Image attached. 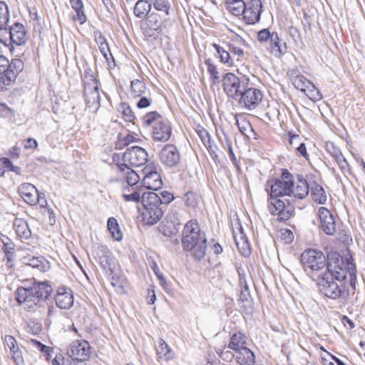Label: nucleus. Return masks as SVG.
<instances>
[{
  "instance_id": "nucleus-1",
  "label": "nucleus",
  "mask_w": 365,
  "mask_h": 365,
  "mask_svg": "<svg viewBox=\"0 0 365 365\" xmlns=\"http://www.w3.org/2000/svg\"><path fill=\"white\" fill-rule=\"evenodd\" d=\"M356 272L351 256L346 257L344 259L337 252H330L327 255L326 269L320 274L338 280L339 279L346 280L349 275L351 292L354 293L356 282Z\"/></svg>"
},
{
  "instance_id": "nucleus-2",
  "label": "nucleus",
  "mask_w": 365,
  "mask_h": 365,
  "mask_svg": "<svg viewBox=\"0 0 365 365\" xmlns=\"http://www.w3.org/2000/svg\"><path fill=\"white\" fill-rule=\"evenodd\" d=\"M182 245L185 251L191 252L196 260L202 259L207 251V237L196 220L188 221L182 230Z\"/></svg>"
},
{
  "instance_id": "nucleus-3",
  "label": "nucleus",
  "mask_w": 365,
  "mask_h": 365,
  "mask_svg": "<svg viewBox=\"0 0 365 365\" xmlns=\"http://www.w3.org/2000/svg\"><path fill=\"white\" fill-rule=\"evenodd\" d=\"M142 204L145 210L142 214L144 223L150 225L156 224L164 212L160 196L154 192H144L142 195Z\"/></svg>"
},
{
  "instance_id": "nucleus-4",
  "label": "nucleus",
  "mask_w": 365,
  "mask_h": 365,
  "mask_svg": "<svg viewBox=\"0 0 365 365\" xmlns=\"http://www.w3.org/2000/svg\"><path fill=\"white\" fill-rule=\"evenodd\" d=\"M301 260L305 272L314 280V276L320 274L327 265V256L319 250L309 249L305 250L301 255Z\"/></svg>"
},
{
  "instance_id": "nucleus-5",
  "label": "nucleus",
  "mask_w": 365,
  "mask_h": 365,
  "mask_svg": "<svg viewBox=\"0 0 365 365\" xmlns=\"http://www.w3.org/2000/svg\"><path fill=\"white\" fill-rule=\"evenodd\" d=\"M315 281L317 282L320 292L327 297L337 299L345 294L346 280L344 279L338 280L334 277L319 274Z\"/></svg>"
},
{
  "instance_id": "nucleus-6",
  "label": "nucleus",
  "mask_w": 365,
  "mask_h": 365,
  "mask_svg": "<svg viewBox=\"0 0 365 365\" xmlns=\"http://www.w3.org/2000/svg\"><path fill=\"white\" fill-rule=\"evenodd\" d=\"M222 81L224 92L228 98L235 101L238 98L245 86H249L248 78H240L230 72L223 76Z\"/></svg>"
},
{
  "instance_id": "nucleus-7",
  "label": "nucleus",
  "mask_w": 365,
  "mask_h": 365,
  "mask_svg": "<svg viewBox=\"0 0 365 365\" xmlns=\"http://www.w3.org/2000/svg\"><path fill=\"white\" fill-rule=\"evenodd\" d=\"M268 208L272 215L278 216L279 221L289 220L294 211L289 200L274 196H269Z\"/></svg>"
},
{
  "instance_id": "nucleus-8",
  "label": "nucleus",
  "mask_w": 365,
  "mask_h": 365,
  "mask_svg": "<svg viewBox=\"0 0 365 365\" xmlns=\"http://www.w3.org/2000/svg\"><path fill=\"white\" fill-rule=\"evenodd\" d=\"M28 39L27 33L24 26L19 22H16L9 29H6L3 36H0V42L6 45L9 41L12 45L22 46Z\"/></svg>"
},
{
  "instance_id": "nucleus-9",
  "label": "nucleus",
  "mask_w": 365,
  "mask_h": 365,
  "mask_svg": "<svg viewBox=\"0 0 365 365\" xmlns=\"http://www.w3.org/2000/svg\"><path fill=\"white\" fill-rule=\"evenodd\" d=\"M292 186H293V176L287 170H284L281 178L275 179L274 183L271 185L269 195L282 198L285 196L290 197Z\"/></svg>"
},
{
  "instance_id": "nucleus-10",
  "label": "nucleus",
  "mask_w": 365,
  "mask_h": 365,
  "mask_svg": "<svg viewBox=\"0 0 365 365\" xmlns=\"http://www.w3.org/2000/svg\"><path fill=\"white\" fill-rule=\"evenodd\" d=\"M262 98L263 93L260 90L246 86L236 101L240 106L252 110L257 108Z\"/></svg>"
},
{
  "instance_id": "nucleus-11",
  "label": "nucleus",
  "mask_w": 365,
  "mask_h": 365,
  "mask_svg": "<svg viewBox=\"0 0 365 365\" xmlns=\"http://www.w3.org/2000/svg\"><path fill=\"white\" fill-rule=\"evenodd\" d=\"M123 163L128 165L139 167L148 160V154L145 149L139 146L128 148L123 155Z\"/></svg>"
},
{
  "instance_id": "nucleus-12",
  "label": "nucleus",
  "mask_w": 365,
  "mask_h": 365,
  "mask_svg": "<svg viewBox=\"0 0 365 365\" xmlns=\"http://www.w3.org/2000/svg\"><path fill=\"white\" fill-rule=\"evenodd\" d=\"M262 3L261 0H250L246 3L242 21L247 25H255L259 23L262 12Z\"/></svg>"
},
{
  "instance_id": "nucleus-13",
  "label": "nucleus",
  "mask_w": 365,
  "mask_h": 365,
  "mask_svg": "<svg viewBox=\"0 0 365 365\" xmlns=\"http://www.w3.org/2000/svg\"><path fill=\"white\" fill-rule=\"evenodd\" d=\"M16 299L19 305L29 312H34L41 305L31 288L19 287L16 291Z\"/></svg>"
},
{
  "instance_id": "nucleus-14",
  "label": "nucleus",
  "mask_w": 365,
  "mask_h": 365,
  "mask_svg": "<svg viewBox=\"0 0 365 365\" xmlns=\"http://www.w3.org/2000/svg\"><path fill=\"white\" fill-rule=\"evenodd\" d=\"M160 163L167 168L176 167L180 161L178 148L173 144H167L159 153Z\"/></svg>"
},
{
  "instance_id": "nucleus-15",
  "label": "nucleus",
  "mask_w": 365,
  "mask_h": 365,
  "mask_svg": "<svg viewBox=\"0 0 365 365\" xmlns=\"http://www.w3.org/2000/svg\"><path fill=\"white\" fill-rule=\"evenodd\" d=\"M71 359L88 361L91 354V346L88 341L76 340L73 341L67 351Z\"/></svg>"
},
{
  "instance_id": "nucleus-16",
  "label": "nucleus",
  "mask_w": 365,
  "mask_h": 365,
  "mask_svg": "<svg viewBox=\"0 0 365 365\" xmlns=\"http://www.w3.org/2000/svg\"><path fill=\"white\" fill-rule=\"evenodd\" d=\"M320 227L327 235H333L336 231V225L332 213L324 207H320L317 212Z\"/></svg>"
},
{
  "instance_id": "nucleus-17",
  "label": "nucleus",
  "mask_w": 365,
  "mask_h": 365,
  "mask_svg": "<svg viewBox=\"0 0 365 365\" xmlns=\"http://www.w3.org/2000/svg\"><path fill=\"white\" fill-rule=\"evenodd\" d=\"M152 138L155 141L166 142L172 134V128L169 121L163 118L162 120L154 124L152 128Z\"/></svg>"
},
{
  "instance_id": "nucleus-18",
  "label": "nucleus",
  "mask_w": 365,
  "mask_h": 365,
  "mask_svg": "<svg viewBox=\"0 0 365 365\" xmlns=\"http://www.w3.org/2000/svg\"><path fill=\"white\" fill-rule=\"evenodd\" d=\"M18 193L23 200L30 205H36L39 200V192L31 183L21 184L18 187Z\"/></svg>"
},
{
  "instance_id": "nucleus-19",
  "label": "nucleus",
  "mask_w": 365,
  "mask_h": 365,
  "mask_svg": "<svg viewBox=\"0 0 365 365\" xmlns=\"http://www.w3.org/2000/svg\"><path fill=\"white\" fill-rule=\"evenodd\" d=\"M84 97L87 106L92 112H96L100 108L101 96L98 85L93 83L90 87L84 88Z\"/></svg>"
},
{
  "instance_id": "nucleus-20",
  "label": "nucleus",
  "mask_w": 365,
  "mask_h": 365,
  "mask_svg": "<svg viewBox=\"0 0 365 365\" xmlns=\"http://www.w3.org/2000/svg\"><path fill=\"white\" fill-rule=\"evenodd\" d=\"M144 177L142 180L143 186L148 190H157L161 188L163 181L160 175L156 170L148 168L143 170Z\"/></svg>"
},
{
  "instance_id": "nucleus-21",
  "label": "nucleus",
  "mask_w": 365,
  "mask_h": 365,
  "mask_svg": "<svg viewBox=\"0 0 365 365\" xmlns=\"http://www.w3.org/2000/svg\"><path fill=\"white\" fill-rule=\"evenodd\" d=\"M56 304L62 309H70L73 304V297L71 289L60 287L55 297Z\"/></svg>"
},
{
  "instance_id": "nucleus-22",
  "label": "nucleus",
  "mask_w": 365,
  "mask_h": 365,
  "mask_svg": "<svg viewBox=\"0 0 365 365\" xmlns=\"http://www.w3.org/2000/svg\"><path fill=\"white\" fill-rule=\"evenodd\" d=\"M7 67L8 69L6 71L5 78L3 80L5 84H9L16 80L18 74L23 71L24 63L21 59L15 58L12 59L11 62L9 61V66Z\"/></svg>"
},
{
  "instance_id": "nucleus-23",
  "label": "nucleus",
  "mask_w": 365,
  "mask_h": 365,
  "mask_svg": "<svg viewBox=\"0 0 365 365\" xmlns=\"http://www.w3.org/2000/svg\"><path fill=\"white\" fill-rule=\"evenodd\" d=\"M309 186L305 179L298 176L297 181L293 180V186L291 187L290 197L293 196L298 199L306 197L309 191Z\"/></svg>"
},
{
  "instance_id": "nucleus-24",
  "label": "nucleus",
  "mask_w": 365,
  "mask_h": 365,
  "mask_svg": "<svg viewBox=\"0 0 365 365\" xmlns=\"http://www.w3.org/2000/svg\"><path fill=\"white\" fill-rule=\"evenodd\" d=\"M38 302H44L52 292V287L46 282H36L30 287Z\"/></svg>"
},
{
  "instance_id": "nucleus-25",
  "label": "nucleus",
  "mask_w": 365,
  "mask_h": 365,
  "mask_svg": "<svg viewBox=\"0 0 365 365\" xmlns=\"http://www.w3.org/2000/svg\"><path fill=\"white\" fill-rule=\"evenodd\" d=\"M233 236L235 244L242 255H248L250 253V245L241 225L237 228V231H233Z\"/></svg>"
},
{
  "instance_id": "nucleus-26",
  "label": "nucleus",
  "mask_w": 365,
  "mask_h": 365,
  "mask_svg": "<svg viewBox=\"0 0 365 365\" xmlns=\"http://www.w3.org/2000/svg\"><path fill=\"white\" fill-rule=\"evenodd\" d=\"M236 362L240 365H254L255 355L247 346L233 354Z\"/></svg>"
},
{
  "instance_id": "nucleus-27",
  "label": "nucleus",
  "mask_w": 365,
  "mask_h": 365,
  "mask_svg": "<svg viewBox=\"0 0 365 365\" xmlns=\"http://www.w3.org/2000/svg\"><path fill=\"white\" fill-rule=\"evenodd\" d=\"M247 336L243 333L238 331L231 336L227 347L236 353L247 347Z\"/></svg>"
},
{
  "instance_id": "nucleus-28",
  "label": "nucleus",
  "mask_w": 365,
  "mask_h": 365,
  "mask_svg": "<svg viewBox=\"0 0 365 365\" xmlns=\"http://www.w3.org/2000/svg\"><path fill=\"white\" fill-rule=\"evenodd\" d=\"M119 172L122 173L126 179V182L128 185L133 187L135 185L139 180L140 177L133 170L130 168L126 163L116 164Z\"/></svg>"
},
{
  "instance_id": "nucleus-29",
  "label": "nucleus",
  "mask_w": 365,
  "mask_h": 365,
  "mask_svg": "<svg viewBox=\"0 0 365 365\" xmlns=\"http://www.w3.org/2000/svg\"><path fill=\"white\" fill-rule=\"evenodd\" d=\"M14 229L16 235L21 239L27 240L31 235V231L26 220L21 218H16L13 223Z\"/></svg>"
},
{
  "instance_id": "nucleus-30",
  "label": "nucleus",
  "mask_w": 365,
  "mask_h": 365,
  "mask_svg": "<svg viewBox=\"0 0 365 365\" xmlns=\"http://www.w3.org/2000/svg\"><path fill=\"white\" fill-rule=\"evenodd\" d=\"M156 354L159 359L165 361L171 360L174 358L175 354L170 346L163 339H160L156 346Z\"/></svg>"
},
{
  "instance_id": "nucleus-31",
  "label": "nucleus",
  "mask_w": 365,
  "mask_h": 365,
  "mask_svg": "<svg viewBox=\"0 0 365 365\" xmlns=\"http://www.w3.org/2000/svg\"><path fill=\"white\" fill-rule=\"evenodd\" d=\"M236 124L240 133L248 138H253L256 139V133L255 132L249 120L244 118L236 120Z\"/></svg>"
},
{
  "instance_id": "nucleus-32",
  "label": "nucleus",
  "mask_w": 365,
  "mask_h": 365,
  "mask_svg": "<svg viewBox=\"0 0 365 365\" xmlns=\"http://www.w3.org/2000/svg\"><path fill=\"white\" fill-rule=\"evenodd\" d=\"M282 40L279 38L277 33L273 32V36L269 41V45L272 52L275 55L280 56L287 51L286 43L282 44Z\"/></svg>"
},
{
  "instance_id": "nucleus-33",
  "label": "nucleus",
  "mask_w": 365,
  "mask_h": 365,
  "mask_svg": "<svg viewBox=\"0 0 365 365\" xmlns=\"http://www.w3.org/2000/svg\"><path fill=\"white\" fill-rule=\"evenodd\" d=\"M312 200L319 204L324 205L327 202V195L322 185L314 182L310 187Z\"/></svg>"
},
{
  "instance_id": "nucleus-34",
  "label": "nucleus",
  "mask_w": 365,
  "mask_h": 365,
  "mask_svg": "<svg viewBox=\"0 0 365 365\" xmlns=\"http://www.w3.org/2000/svg\"><path fill=\"white\" fill-rule=\"evenodd\" d=\"M10 14L9 7L4 1H0V36L6 32L5 26L9 21Z\"/></svg>"
},
{
  "instance_id": "nucleus-35",
  "label": "nucleus",
  "mask_w": 365,
  "mask_h": 365,
  "mask_svg": "<svg viewBox=\"0 0 365 365\" xmlns=\"http://www.w3.org/2000/svg\"><path fill=\"white\" fill-rule=\"evenodd\" d=\"M245 5L242 0H228L226 3L227 9L236 16L242 15Z\"/></svg>"
},
{
  "instance_id": "nucleus-36",
  "label": "nucleus",
  "mask_w": 365,
  "mask_h": 365,
  "mask_svg": "<svg viewBox=\"0 0 365 365\" xmlns=\"http://www.w3.org/2000/svg\"><path fill=\"white\" fill-rule=\"evenodd\" d=\"M294 86L301 91L305 92L310 88H314V85L302 75H297L292 78Z\"/></svg>"
},
{
  "instance_id": "nucleus-37",
  "label": "nucleus",
  "mask_w": 365,
  "mask_h": 365,
  "mask_svg": "<svg viewBox=\"0 0 365 365\" xmlns=\"http://www.w3.org/2000/svg\"><path fill=\"white\" fill-rule=\"evenodd\" d=\"M108 230L110 232L112 237L116 241H120L123 238V233L120 230L117 220L115 217H110L107 222Z\"/></svg>"
},
{
  "instance_id": "nucleus-38",
  "label": "nucleus",
  "mask_w": 365,
  "mask_h": 365,
  "mask_svg": "<svg viewBox=\"0 0 365 365\" xmlns=\"http://www.w3.org/2000/svg\"><path fill=\"white\" fill-rule=\"evenodd\" d=\"M151 9V3L148 1L139 0L135 5L134 14L137 17L141 18L148 14Z\"/></svg>"
},
{
  "instance_id": "nucleus-39",
  "label": "nucleus",
  "mask_w": 365,
  "mask_h": 365,
  "mask_svg": "<svg viewBox=\"0 0 365 365\" xmlns=\"http://www.w3.org/2000/svg\"><path fill=\"white\" fill-rule=\"evenodd\" d=\"M240 286H241L240 300L242 303H246L247 306H250L252 302V298H251L249 286L244 277L242 278V277H240Z\"/></svg>"
},
{
  "instance_id": "nucleus-40",
  "label": "nucleus",
  "mask_w": 365,
  "mask_h": 365,
  "mask_svg": "<svg viewBox=\"0 0 365 365\" xmlns=\"http://www.w3.org/2000/svg\"><path fill=\"white\" fill-rule=\"evenodd\" d=\"M138 140L136 135L128 133L126 135L120 134L118 140L115 143V148L118 150L123 149L125 147L128 146L131 143Z\"/></svg>"
},
{
  "instance_id": "nucleus-41",
  "label": "nucleus",
  "mask_w": 365,
  "mask_h": 365,
  "mask_svg": "<svg viewBox=\"0 0 365 365\" xmlns=\"http://www.w3.org/2000/svg\"><path fill=\"white\" fill-rule=\"evenodd\" d=\"M81 78L84 88L91 86L93 83H95L96 85H98V81L95 77L93 71L88 65L84 67L83 73L82 74Z\"/></svg>"
},
{
  "instance_id": "nucleus-42",
  "label": "nucleus",
  "mask_w": 365,
  "mask_h": 365,
  "mask_svg": "<svg viewBox=\"0 0 365 365\" xmlns=\"http://www.w3.org/2000/svg\"><path fill=\"white\" fill-rule=\"evenodd\" d=\"M145 90V84L140 80H133L130 83L131 96L134 98L140 96Z\"/></svg>"
},
{
  "instance_id": "nucleus-43",
  "label": "nucleus",
  "mask_w": 365,
  "mask_h": 365,
  "mask_svg": "<svg viewBox=\"0 0 365 365\" xmlns=\"http://www.w3.org/2000/svg\"><path fill=\"white\" fill-rule=\"evenodd\" d=\"M163 118H163L156 111H153L145 114L143 116L142 121L145 126H153L154 124L162 120Z\"/></svg>"
},
{
  "instance_id": "nucleus-44",
  "label": "nucleus",
  "mask_w": 365,
  "mask_h": 365,
  "mask_svg": "<svg viewBox=\"0 0 365 365\" xmlns=\"http://www.w3.org/2000/svg\"><path fill=\"white\" fill-rule=\"evenodd\" d=\"M205 63L207 66V72L210 74L211 81L214 84L219 83L220 81V76L216 66L211 62L210 58L206 59Z\"/></svg>"
},
{
  "instance_id": "nucleus-45",
  "label": "nucleus",
  "mask_w": 365,
  "mask_h": 365,
  "mask_svg": "<svg viewBox=\"0 0 365 365\" xmlns=\"http://www.w3.org/2000/svg\"><path fill=\"white\" fill-rule=\"evenodd\" d=\"M213 46L215 47L216 51L219 54V56L220 58V61L223 63H227L229 66L233 65V60L230 54V52L224 49L222 47L219 46L218 44H214Z\"/></svg>"
},
{
  "instance_id": "nucleus-46",
  "label": "nucleus",
  "mask_w": 365,
  "mask_h": 365,
  "mask_svg": "<svg viewBox=\"0 0 365 365\" xmlns=\"http://www.w3.org/2000/svg\"><path fill=\"white\" fill-rule=\"evenodd\" d=\"M28 265L41 272H46L49 267L48 263L39 257H32L30 259Z\"/></svg>"
},
{
  "instance_id": "nucleus-47",
  "label": "nucleus",
  "mask_w": 365,
  "mask_h": 365,
  "mask_svg": "<svg viewBox=\"0 0 365 365\" xmlns=\"http://www.w3.org/2000/svg\"><path fill=\"white\" fill-rule=\"evenodd\" d=\"M151 6L153 5L154 8L164 12L166 15L169 14L170 4L169 0H150Z\"/></svg>"
},
{
  "instance_id": "nucleus-48",
  "label": "nucleus",
  "mask_w": 365,
  "mask_h": 365,
  "mask_svg": "<svg viewBox=\"0 0 365 365\" xmlns=\"http://www.w3.org/2000/svg\"><path fill=\"white\" fill-rule=\"evenodd\" d=\"M119 110L121 111L125 120L128 122H132L135 119V115L132 109L126 103H120Z\"/></svg>"
},
{
  "instance_id": "nucleus-49",
  "label": "nucleus",
  "mask_w": 365,
  "mask_h": 365,
  "mask_svg": "<svg viewBox=\"0 0 365 365\" xmlns=\"http://www.w3.org/2000/svg\"><path fill=\"white\" fill-rule=\"evenodd\" d=\"M143 192H141V190L138 189L134 190L130 194L123 193L122 197L125 202H138L140 200L142 201V195Z\"/></svg>"
},
{
  "instance_id": "nucleus-50",
  "label": "nucleus",
  "mask_w": 365,
  "mask_h": 365,
  "mask_svg": "<svg viewBox=\"0 0 365 365\" xmlns=\"http://www.w3.org/2000/svg\"><path fill=\"white\" fill-rule=\"evenodd\" d=\"M148 26L150 29L158 31L161 29V21L157 14H151L148 17Z\"/></svg>"
},
{
  "instance_id": "nucleus-51",
  "label": "nucleus",
  "mask_w": 365,
  "mask_h": 365,
  "mask_svg": "<svg viewBox=\"0 0 365 365\" xmlns=\"http://www.w3.org/2000/svg\"><path fill=\"white\" fill-rule=\"evenodd\" d=\"M196 133L205 145L207 146V144L211 143L210 134L202 126L197 125L196 128Z\"/></svg>"
},
{
  "instance_id": "nucleus-52",
  "label": "nucleus",
  "mask_w": 365,
  "mask_h": 365,
  "mask_svg": "<svg viewBox=\"0 0 365 365\" xmlns=\"http://www.w3.org/2000/svg\"><path fill=\"white\" fill-rule=\"evenodd\" d=\"M326 147L327 152L334 160H339V157L343 155L339 148H336L333 143H327Z\"/></svg>"
},
{
  "instance_id": "nucleus-53",
  "label": "nucleus",
  "mask_w": 365,
  "mask_h": 365,
  "mask_svg": "<svg viewBox=\"0 0 365 365\" xmlns=\"http://www.w3.org/2000/svg\"><path fill=\"white\" fill-rule=\"evenodd\" d=\"M272 36L273 33H271L268 29H263L257 33V40L262 43L269 42Z\"/></svg>"
},
{
  "instance_id": "nucleus-54",
  "label": "nucleus",
  "mask_w": 365,
  "mask_h": 365,
  "mask_svg": "<svg viewBox=\"0 0 365 365\" xmlns=\"http://www.w3.org/2000/svg\"><path fill=\"white\" fill-rule=\"evenodd\" d=\"M344 174L350 173V166L344 155L339 157V160H335Z\"/></svg>"
},
{
  "instance_id": "nucleus-55",
  "label": "nucleus",
  "mask_w": 365,
  "mask_h": 365,
  "mask_svg": "<svg viewBox=\"0 0 365 365\" xmlns=\"http://www.w3.org/2000/svg\"><path fill=\"white\" fill-rule=\"evenodd\" d=\"M228 47L229 51L237 57V61H241V58L244 56V51L240 47L232 43L229 44Z\"/></svg>"
},
{
  "instance_id": "nucleus-56",
  "label": "nucleus",
  "mask_w": 365,
  "mask_h": 365,
  "mask_svg": "<svg viewBox=\"0 0 365 365\" xmlns=\"http://www.w3.org/2000/svg\"><path fill=\"white\" fill-rule=\"evenodd\" d=\"M280 237L284 242V243L289 244L294 240V234L289 230H282Z\"/></svg>"
},
{
  "instance_id": "nucleus-57",
  "label": "nucleus",
  "mask_w": 365,
  "mask_h": 365,
  "mask_svg": "<svg viewBox=\"0 0 365 365\" xmlns=\"http://www.w3.org/2000/svg\"><path fill=\"white\" fill-rule=\"evenodd\" d=\"M160 195L161 197H160V200L162 202V205L163 207L169 204L174 199L173 195L167 191L161 192Z\"/></svg>"
},
{
  "instance_id": "nucleus-58",
  "label": "nucleus",
  "mask_w": 365,
  "mask_h": 365,
  "mask_svg": "<svg viewBox=\"0 0 365 365\" xmlns=\"http://www.w3.org/2000/svg\"><path fill=\"white\" fill-rule=\"evenodd\" d=\"M11 354L16 365H25L21 352L19 350V348L11 351Z\"/></svg>"
},
{
  "instance_id": "nucleus-59",
  "label": "nucleus",
  "mask_w": 365,
  "mask_h": 365,
  "mask_svg": "<svg viewBox=\"0 0 365 365\" xmlns=\"http://www.w3.org/2000/svg\"><path fill=\"white\" fill-rule=\"evenodd\" d=\"M4 342L11 351L18 349V346H16V341L12 336L6 335L4 339Z\"/></svg>"
},
{
  "instance_id": "nucleus-60",
  "label": "nucleus",
  "mask_w": 365,
  "mask_h": 365,
  "mask_svg": "<svg viewBox=\"0 0 365 365\" xmlns=\"http://www.w3.org/2000/svg\"><path fill=\"white\" fill-rule=\"evenodd\" d=\"M224 148L227 149L229 153V156L230 158L231 161L233 164H237V158L235 155V153L232 150V145L227 138L225 136V144L224 145Z\"/></svg>"
},
{
  "instance_id": "nucleus-61",
  "label": "nucleus",
  "mask_w": 365,
  "mask_h": 365,
  "mask_svg": "<svg viewBox=\"0 0 365 365\" xmlns=\"http://www.w3.org/2000/svg\"><path fill=\"white\" fill-rule=\"evenodd\" d=\"M309 92V98L313 101H319L322 98V94L321 92L314 86V88L307 89Z\"/></svg>"
},
{
  "instance_id": "nucleus-62",
  "label": "nucleus",
  "mask_w": 365,
  "mask_h": 365,
  "mask_svg": "<svg viewBox=\"0 0 365 365\" xmlns=\"http://www.w3.org/2000/svg\"><path fill=\"white\" fill-rule=\"evenodd\" d=\"M9 59L3 55H0V75L4 74L6 76V71L8 69Z\"/></svg>"
},
{
  "instance_id": "nucleus-63",
  "label": "nucleus",
  "mask_w": 365,
  "mask_h": 365,
  "mask_svg": "<svg viewBox=\"0 0 365 365\" xmlns=\"http://www.w3.org/2000/svg\"><path fill=\"white\" fill-rule=\"evenodd\" d=\"M76 16L73 18V20L78 21L80 24H83L86 22V16L84 13L83 9L76 10Z\"/></svg>"
},
{
  "instance_id": "nucleus-64",
  "label": "nucleus",
  "mask_w": 365,
  "mask_h": 365,
  "mask_svg": "<svg viewBox=\"0 0 365 365\" xmlns=\"http://www.w3.org/2000/svg\"><path fill=\"white\" fill-rule=\"evenodd\" d=\"M98 48L103 54V57L108 60V56H111V53H110V48L108 44V42L103 43L102 44L98 45Z\"/></svg>"
}]
</instances>
